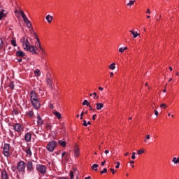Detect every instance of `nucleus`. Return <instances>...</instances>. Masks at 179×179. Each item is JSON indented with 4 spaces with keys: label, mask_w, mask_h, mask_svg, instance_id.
I'll use <instances>...</instances> for the list:
<instances>
[{
    "label": "nucleus",
    "mask_w": 179,
    "mask_h": 179,
    "mask_svg": "<svg viewBox=\"0 0 179 179\" xmlns=\"http://www.w3.org/2000/svg\"><path fill=\"white\" fill-rule=\"evenodd\" d=\"M12 171H15V167H13V168H12Z\"/></svg>",
    "instance_id": "obj_64"
},
{
    "label": "nucleus",
    "mask_w": 179,
    "mask_h": 179,
    "mask_svg": "<svg viewBox=\"0 0 179 179\" xmlns=\"http://www.w3.org/2000/svg\"><path fill=\"white\" fill-rule=\"evenodd\" d=\"M27 115L31 118V117H33V115H34V112L33 110H29L27 112Z\"/></svg>",
    "instance_id": "obj_30"
},
{
    "label": "nucleus",
    "mask_w": 179,
    "mask_h": 179,
    "mask_svg": "<svg viewBox=\"0 0 179 179\" xmlns=\"http://www.w3.org/2000/svg\"><path fill=\"white\" fill-rule=\"evenodd\" d=\"M155 114L156 117H157L159 115V112L157 110H155Z\"/></svg>",
    "instance_id": "obj_50"
},
{
    "label": "nucleus",
    "mask_w": 179,
    "mask_h": 179,
    "mask_svg": "<svg viewBox=\"0 0 179 179\" xmlns=\"http://www.w3.org/2000/svg\"><path fill=\"white\" fill-rule=\"evenodd\" d=\"M172 162L174 164H179V157H173L172 159Z\"/></svg>",
    "instance_id": "obj_24"
},
{
    "label": "nucleus",
    "mask_w": 179,
    "mask_h": 179,
    "mask_svg": "<svg viewBox=\"0 0 179 179\" xmlns=\"http://www.w3.org/2000/svg\"><path fill=\"white\" fill-rule=\"evenodd\" d=\"M110 170L111 171L112 174H115L116 171H114V169H110Z\"/></svg>",
    "instance_id": "obj_46"
},
{
    "label": "nucleus",
    "mask_w": 179,
    "mask_h": 179,
    "mask_svg": "<svg viewBox=\"0 0 179 179\" xmlns=\"http://www.w3.org/2000/svg\"><path fill=\"white\" fill-rule=\"evenodd\" d=\"M115 164H117L115 166V169H120V166L121 165V163H120V162H115Z\"/></svg>",
    "instance_id": "obj_40"
},
{
    "label": "nucleus",
    "mask_w": 179,
    "mask_h": 179,
    "mask_svg": "<svg viewBox=\"0 0 179 179\" xmlns=\"http://www.w3.org/2000/svg\"><path fill=\"white\" fill-rule=\"evenodd\" d=\"M96 106V110H101V108L104 107V104L103 103H97Z\"/></svg>",
    "instance_id": "obj_18"
},
{
    "label": "nucleus",
    "mask_w": 179,
    "mask_h": 179,
    "mask_svg": "<svg viewBox=\"0 0 179 179\" xmlns=\"http://www.w3.org/2000/svg\"><path fill=\"white\" fill-rule=\"evenodd\" d=\"M22 58L17 59V62H22Z\"/></svg>",
    "instance_id": "obj_57"
},
{
    "label": "nucleus",
    "mask_w": 179,
    "mask_h": 179,
    "mask_svg": "<svg viewBox=\"0 0 179 179\" xmlns=\"http://www.w3.org/2000/svg\"><path fill=\"white\" fill-rule=\"evenodd\" d=\"M134 3H135V0H131L128 3H127V6H132V5H134Z\"/></svg>",
    "instance_id": "obj_35"
},
{
    "label": "nucleus",
    "mask_w": 179,
    "mask_h": 179,
    "mask_svg": "<svg viewBox=\"0 0 179 179\" xmlns=\"http://www.w3.org/2000/svg\"><path fill=\"white\" fill-rule=\"evenodd\" d=\"M99 90L103 91V90H104V88H103L101 87H99Z\"/></svg>",
    "instance_id": "obj_53"
},
{
    "label": "nucleus",
    "mask_w": 179,
    "mask_h": 179,
    "mask_svg": "<svg viewBox=\"0 0 179 179\" xmlns=\"http://www.w3.org/2000/svg\"><path fill=\"white\" fill-rule=\"evenodd\" d=\"M58 179H69L68 178H65V177H60Z\"/></svg>",
    "instance_id": "obj_56"
},
{
    "label": "nucleus",
    "mask_w": 179,
    "mask_h": 179,
    "mask_svg": "<svg viewBox=\"0 0 179 179\" xmlns=\"http://www.w3.org/2000/svg\"><path fill=\"white\" fill-rule=\"evenodd\" d=\"M163 92H164V93H166V92H167V90L164 89V90H163Z\"/></svg>",
    "instance_id": "obj_63"
},
{
    "label": "nucleus",
    "mask_w": 179,
    "mask_h": 179,
    "mask_svg": "<svg viewBox=\"0 0 179 179\" xmlns=\"http://www.w3.org/2000/svg\"><path fill=\"white\" fill-rule=\"evenodd\" d=\"M17 170L18 173H21V174H24L26 171V163L24 161H20L17 164Z\"/></svg>",
    "instance_id": "obj_2"
},
{
    "label": "nucleus",
    "mask_w": 179,
    "mask_h": 179,
    "mask_svg": "<svg viewBox=\"0 0 179 179\" xmlns=\"http://www.w3.org/2000/svg\"><path fill=\"white\" fill-rule=\"evenodd\" d=\"M74 157L77 158L79 155H80V150H79V146L76 144L73 149Z\"/></svg>",
    "instance_id": "obj_10"
},
{
    "label": "nucleus",
    "mask_w": 179,
    "mask_h": 179,
    "mask_svg": "<svg viewBox=\"0 0 179 179\" xmlns=\"http://www.w3.org/2000/svg\"><path fill=\"white\" fill-rule=\"evenodd\" d=\"M34 74L36 76H40L41 75V72H40V70H37L34 72Z\"/></svg>",
    "instance_id": "obj_38"
},
{
    "label": "nucleus",
    "mask_w": 179,
    "mask_h": 179,
    "mask_svg": "<svg viewBox=\"0 0 179 179\" xmlns=\"http://www.w3.org/2000/svg\"><path fill=\"white\" fill-rule=\"evenodd\" d=\"M93 96H94V100H96V98L97 96V93L93 92Z\"/></svg>",
    "instance_id": "obj_47"
},
{
    "label": "nucleus",
    "mask_w": 179,
    "mask_h": 179,
    "mask_svg": "<svg viewBox=\"0 0 179 179\" xmlns=\"http://www.w3.org/2000/svg\"><path fill=\"white\" fill-rule=\"evenodd\" d=\"M107 173V169H103V171L100 172L101 174H106Z\"/></svg>",
    "instance_id": "obj_42"
},
{
    "label": "nucleus",
    "mask_w": 179,
    "mask_h": 179,
    "mask_svg": "<svg viewBox=\"0 0 179 179\" xmlns=\"http://www.w3.org/2000/svg\"><path fill=\"white\" fill-rule=\"evenodd\" d=\"M53 114L55 115V117H57V118H58V120H61L62 118V115L58 111H55Z\"/></svg>",
    "instance_id": "obj_20"
},
{
    "label": "nucleus",
    "mask_w": 179,
    "mask_h": 179,
    "mask_svg": "<svg viewBox=\"0 0 179 179\" xmlns=\"http://www.w3.org/2000/svg\"><path fill=\"white\" fill-rule=\"evenodd\" d=\"M27 169L29 171H33L34 170V168H33V162H29L27 164Z\"/></svg>",
    "instance_id": "obj_14"
},
{
    "label": "nucleus",
    "mask_w": 179,
    "mask_h": 179,
    "mask_svg": "<svg viewBox=\"0 0 179 179\" xmlns=\"http://www.w3.org/2000/svg\"><path fill=\"white\" fill-rule=\"evenodd\" d=\"M88 107L90 108V111H94V108H93V107H92V106L90 105Z\"/></svg>",
    "instance_id": "obj_45"
},
{
    "label": "nucleus",
    "mask_w": 179,
    "mask_h": 179,
    "mask_svg": "<svg viewBox=\"0 0 179 179\" xmlns=\"http://www.w3.org/2000/svg\"><path fill=\"white\" fill-rule=\"evenodd\" d=\"M83 127H87V122H86V120H83Z\"/></svg>",
    "instance_id": "obj_44"
},
{
    "label": "nucleus",
    "mask_w": 179,
    "mask_h": 179,
    "mask_svg": "<svg viewBox=\"0 0 179 179\" xmlns=\"http://www.w3.org/2000/svg\"><path fill=\"white\" fill-rule=\"evenodd\" d=\"M50 108H51L52 110L54 109V105L52 103L50 104Z\"/></svg>",
    "instance_id": "obj_48"
},
{
    "label": "nucleus",
    "mask_w": 179,
    "mask_h": 179,
    "mask_svg": "<svg viewBox=\"0 0 179 179\" xmlns=\"http://www.w3.org/2000/svg\"><path fill=\"white\" fill-rule=\"evenodd\" d=\"M129 32L132 34L134 38H136L138 36H140L139 33H137L136 31L134 30H130Z\"/></svg>",
    "instance_id": "obj_19"
},
{
    "label": "nucleus",
    "mask_w": 179,
    "mask_h": 179,
    "mask_svg": "<svg viewBox=\"0 0 179 179\" xmlns=\"http://www.w3.org/2000/svg\"><path fill=\"white\" fill-rule=\"evenodd\" d=\"M36 170L42 176H44L47 173V167L43 164H37Z\"/></svg>",
    "instance_id": "obj_7"
},
{
    "label": "nucleus",
    "mask_w": 179,
    "mask_h": 179,
    "mask_svg": "<svg viewBox=\"0 0 179 179\" xmlns=\"http://www.w3.org/2000/svg\"><path fill=\"white\" fill-rule=\"evenodd\" d=\"M66 155V152H63V153L62 154V157H64Z\"/></svg>",
    "instance_id": "obj_59"
},
{
    "label": "nucleus",
    "mask_w": 179,
    "mask_h": 179,
    "mask_svg": "<svg viewBox=\"0 0 179 179\" xmlns=\"http://www.w3.org/2000/svg\"><path fill=\"white\" fill-rule=\"evenodd\" d=\"M92 120H93V121H94V120H96V115H94L92 116Z\"/></svg>",
    "instance_id": "obj_54"
},
{
    "label": "nucleus",
    "mask_w": 179,
    "mask_h": 179,
    "mask_svg": "<svg viewBox=\"0 0 179 179\" xmlns=\"http://www.w3.org/2000/svg\"><path fill=\"white\" fill-rule=\"evenodd\" d=\"M20 15H21L24 23H26L28 29H33V26L31 25V22H30V20H29V18H27V16H26V14H24V12H23V10H20Z\"/></svg>",
    "instance_id": "obj_4"
},
{
    "label": "nucleus",
    "mask_w": 179,
    "mask_h": 179,
    "mask_svg": "<svg viewBox=\"0 0 179 179\" xmlns=\"http://www.w3.org/2000/svg\"><path fill=\"white\" fill-rule=\"evenodd\" d=\"M46 83L48 87L52 90V89H54V87H52V80H51V78L48 76H47L46 78Z\"/></svg>",
    "instance_id": "obj_11"
},
{
    "label": "nucleus",
    "mask_w": 179,
    "mask_h": 179,
    "mask_svg": "<svg viewBox=\"0 0 179 179\" xmlns=\"http://www.w3.org/2000/svg\"><path fill=\"white\" fill-rule=\"evenodd\" d=\"M58 143L60 146H62V148H65L66 146V142L62 141V140H60L58 141Z\"/></svg>",
    "instance_id": "obj_22"
},
{
    "label": "nucleus",
    "mask_w": 179,
    "mask_h": 179,
    "mask_svg": "<svg viewBox=\"0 0 179 179\" xmlns=\"http://www.w3.org/2000/svg\"><path fill=\"white\" fill-rule=\"evenodd\" d=\"M127 50H128V47L120 48L119 52H121V54H122L124 51H127Z\"/></svg>",
    "instance_id": "obj_28"
},
{
    "label": "nucleus",
    "mask_w": 179,
    "mask_h": 179,
    "mask_svg": "<svg viewBox=\"0 0 179 179\" xmlns=\"http://www.w3.org/2000/svg\"><path fill=\"white\" fill-rule=\"evenodd\" d=\"M2 48H3V40L0 38V50H2Z\"/></svg>",
    "instance_id": "obj_36"
},
{
    "label": "nucleus",
    "mask_w": 179,
    "mask_h": 179,
    "mask_svg": "<svg viewBox=\"0 0 179 179\" xmlns=\"http://www.w3.org/2000/svg\"><path fill=\"white\" fill-rule=\"evenodd\" d=\"M83 115H85V113H81V114H80V117H83Z\"/></svg>",
    "instance_id": "obj_61"
},
{
    "label": "nucleus",
    "mask_w": 179,
    "mask_h": 179,
    "mask_svg": "<svg viewBox=\"0 0 179 179\" xmlns=\"http://www.w3.org/2000/svg\"><path fill=\"white\" fill-rule=\"evenodd\" d=\"M129 155V152H126L125 154H124V156H128Z\"/></svg>",
    "instance_id": "obj_62"
},
{
    "label": "nucleus",
    "mask_w": 179,
    "mask_h": 179,
    "mask_svg": "<svg viewBox=\"0 0 179 179\" xmlns=\"http://www.w3.org/2000/svg\"><path fill=\"white\" fill-rule=\"evenodd\" d=\"M8 87H10V89L13 90V89H15V83H13V81H10V83L8 85Z\"/></svg>",
    "instance_id": "obj_25"
},
{
    "label": "nucleus",
    "mask_w": 179,
    "mask_h": 179,
    "mask_svg": "<svg viewBox=\"0 0 179 179\" xmlns=\"http://www.w3.org/2000/svg\"><path fill=\"white\" fill-rule=\"evenodd\" d=\"M24 139L26 142H30L31 141V133L25 134Z\"/></svg>",
    "instance_id": "obj_15"
},
{
    "label": "nucleus",
    "mask_w": 179,
    "mask_h": 179,
    "mask_svg": "<svg viewBox=\"0 0 179 179\" xmlns=\"http://www.w3.org/2000/svg\"><path fill=\"white\" fill-rule=\"evenodd\" d=\"M14 13H15L16 17H19V16H20V10L19 11L18 10L15 9L14 10Z\"/></svg>",
    "instance_id": "obj_33"
},
{
    "label": "nucleus",
    "mask_w": 179,
    "mask_h": 179,
    "mask_svg": "<svg viewBox=\"0 0 179 179\" xmlns=\"http://www.w3.org/2000/svg\"><path fill=\"white\" fill-rule=\"evenodd\" d=\"M84 179H92V177L88 176V177L85 178Z\"/></svg>",
    "instance_id": "obj_60"
},
{
    "label": "nucleus",
    "mask_w": 179,
    "mask_h": 179,
    "mask_svg": "<svg viewBox=\"0 0 179 179\" xmlns=\"http://www.w3.org/2000/svg\"><path fill=\"white\" fill-rule=\"evenodd\" d=\"M110 78H113V76H114V73H113V72H111V73H110Z\"/></svg>",
    "instance_id": "obj_55"
},
{
    "label": "nucleus",
    "mask_w": 179,
    "mask_h": 179,
    "mask_svg": "<svg viewBox=\"0 0 179 179\" xmlns=\"http://www.w3.org/2000/svg\"><path fill=\"white\" fill-rule=\"evenodd\" d=\"M149 139H150V135L148 134L145 136V138L144 140L145 143H149Z\"/></svg>",
    "instance_id": "obj_31"
},
{
    "label": "nucleus",
    "mask_w": 179,
    "mask_h": 179,
    "mask_svg": "<svg viewBox=\"0 0 179 179\" xmlns=\"http://www.w3.org/2000/svg\"><path fill=\"white\" fill-rule=\"evenodd\" d=\"M30 102L32 107L35 110H40L41 108V103H40V98L38 97V94L36 91L32 90L29 94Z\"/></svg>",
    "instance_id": "obj_1"
},
{
    "label": "nucleus",
    "mask_w": 179,
    "mask_h": 179,
    "mask_svg": "<svg viewBox=\"0 0 179 179\" xmlns=\"http://www.w3.org/2000/svg\"><path fill=\"white\" fill-rule=\"evenodd\" d=\"M146 13H148V15H150L151 12H150V9L148 8Z\"/></svg>",
    "instance_id": "obj_49"
},
{
    "label": "nucleus",
    "mask_w": 179,
    "mask_h": 179,
    "mask_svg": "<svg viewBox=\"0 0 179 179\" xmlns=\"http://www.w3.org/2000/svg\"><path fill=\"white\" fill-rule=\"evenodd\" d=\"M13 128L15 132H23L24 131V126L20 123H15Z\"/></svg>",
    "instance_id": "obj_6"
},
{
    "label": "nucleus",
    "mask_w": 179,
    "mask_h": 179,
    "mask_svg": "<svg viewBox=\"0 0 179 179\" xmlns=\"http://www.w3.org/2000/svg\"><path fill=\"white\" fill-rule=\"evenodd\" d=\"M25 153L29 157H31V150L30 149V147H29L27 150H24Z\"/></svg>",
    "instance_id": "obj_23"
},
{
    "label": "nucleus",
    "mask_w": 179,
    "mask_h": 179,
    "mask_svg": "<svg viewBox=\"0 0 179 179\" xmlns=\"http://www.w3.org/2000/svg\"><path fill=\"white\" fill-rule=\"evenodd\" d=\"M109 69L114 71V69H115V63L110 64L109 66Z\"/></svg>",
    "instance_id": "obj_32"
},
{
    "label": "nucleus",
    "mask_w": 179,
    "mask_h": 179,
    "mask_svg": "<svg viewBox=\"0 0 179 179\" xmlns=\"http://www.w3.org/2000/svg\"><path fill=\"white\" fill-rule=\"evenodd\" d=\"M138 155H142L143 153H145V150H139L137 152Z\"/></svg>",
    "instance_id": "obj_41"
},
{
    "label": "nucleus",
    "mask_w": 179,
    "mask_h": 179,
    "mask_svg": "<svg viewBox=\"0 0 179 179\" xmlns=\"http://www.w3.org/2000/svg\"><path fill=\"white\" fill-rule=\"evenodd\" d=\"M57 146H58V143L55 141H52L48 143L46 149L48 152H54Z\"/></svg>",
    "instance_id": "obj_3"
},
{
    "label": "nucleus",
    "mask_w": 179,
    "mask_h": 179,
    "mask_svg": "<svg viewBox=\"0 0 179 179\" xmlns=\"http://www.w3.org/2000/svg\"><path fill=\"white\" fill-rule=\"evenodd\" d=\"M36 41H38V44L36 45L37 47H38L39 50L41 51L42 58L44 59L45 58V57H47V52H45V49L41 47V44L40 43V39L38 38H36Z\"/></svg>",
    "instance_id": "obj_9"
},
{
    "label": "nucleus",
    "mask_w": 179,
    "mask_h": 179,
    "mask_svg": "<svg viewBox=\"0 0 179 179\" xmlns=\"http://www.w3.org/2000/svg\"><path fill=\"white\" fill-rule=\"evenodd\" d=\"M106 164V161H103L101 163V166H104Z\"/></svg>",
    "instance_id": "obj_51"
},
{
    "label": "nucleus",
    "mask_w": 179,
    "mask_h": 179,
    "mask_svg": "<svg viewBox=\"0 0 179 179\" xmlns=\"http://www.w3.org/2000/svg\"><path fill=\"white\" fill-rule=\"evenodd\" d=\"M10 150V145L9 143H4V145L3 147V155L6 157H10V152L9 151Z\"/></svg>",
    "instance_id": "obj_5"
},
{
    "label": "nucleus",
    "mask_w": 179,
    "mask_h": 179,
    "mask_svg": "<svg viewBox=\"0 0 179 179\" xmlns=\"http://www.w3.org/2000/svg\"><path fill=\"white\" fill-rule=\"evenodd\" d=\"M83 106H87V107H89L90 106V103H89V101H87V100H84V101L83 102Z\"/></svg>",
    "instance_id": "obj_34"
},
{
    "label": "nucleus",
    "mask_w": 179,
    "mask_h": 179,
    "mask_svg": "<svg viewBox=\"0 0 179 179\" xmlns=\"http://www.w3.org/2000/svg\"><path fill=\"white\" fill-rule=\"evenodd\" d=\"M160 107H162L163 108L166 109L167 108V105H166V103H162L161 104Z\"/></svg>",
    "instance_id": "obj_43"
},
{
    "label": "nucleus",
    "mask_w": 179,
    "mask_h": 179,
    "mask_svg": "<svg viewBox=\"0 0 179 179\" xmlns=\"http://www.w3.org/2000/svg\"><path fill=\"white\" fill-rule=\"evenodd\" d=\"M27 51H29V52H31V54H38L37 51H36V48L33 45H30L28 47L27 49H25Z\"/></svg>",
    "instance_id": "obj_12"
},
{
    "label": "nucleus",
    "mask_w": 179,
    "mask_h": 179,
    "mask_svg": "<svg viewBox=\"0 0 179 179\" xmlns=\"http://www.w3.org/2000/svg\"><path fill=\"white\" fill-rule=\"evenodd\" d=\"M44 124V120H43V118H41V116L39 115H37V125L38 127H41Z\"/></svg>",
    "instance_id": "obj_13"
},
{
    "label": "nucleus",
    "mask_w": 179,
    "mask_h": 179,
    "mask_svg": "<svg viewBox=\"0 0 179 179\" xmlns=\"http://www.w3.org/2000/svg\"><path fill=\"white\" fill-rule=\"evenodd\" d=\"M135 155H136V152H132L131 159L133 160H135L136 159V157L135 156Z\"/></svg>",
    "instance_id": "obj_39"
},
{
    "label": "nucleus",
    "mask_w": 179,
    "mask_h": 179,
    "mask_svg": "<svg viewBox=\"0 0 179 179\" xmlns=\"http://www.w3.org/2000/svg\"><path fill=\"white\" fill-rule=\"evenodd\" d=\"M54 18L52 17V16H51L50 15H48L45 17V20H47L48 23H51V22H52V20Z\"/></svg>",
    "instance_id": "obj_21"
},
{
    "label": "nucleus",
    "mask_w": 179,
    "mask_h": 179,
    "mask_svg": "<svg viewBox=\"0 0 179 179\" xmlns=\"http://www.w3.org/2000/svg\"><path fill=\"white\" fill-rule=\"evenodd\" d=\"M98 167H99V164H94L92 166V170H94V171H98Z\"/></svg>",
    "instance_id": "obj_26"
},
{
    "label": "nucleus",
    "mask_w": 179,
    "mask_h": 179,
    "mask_svg": "<svg viewBox=\"0 0 179 179\" xmlns=\"http://www.w3.org/2000/svg\"><path fill=\"white\" fill-rule=\"evenodd\" d=\"M130 164H135V161H130Z\"/></svg>",
    "instance_id": "obj_58"
},
{
    "label": "nucleus",
    "mask_w": 179,
    "mask_h": 179,
    "mask_svg": "<svg viewBox=\"0 0 179 179\" xmlns=\"http://www.w3.org/2000/svg\"><path fill=\"white\" fill-rule=\"evenodd\" d=\"M26 53L22 50H18L16 52V57H24Z\"/></svg>",
    "instance_id": "obj_17"
},
{
    "label": "nucleus",
    "mask_w": 179,
    "mask_h": 179,
    "mask_svg": "<svg viewBox=\"0 0 179 179\" xmlns=\"http://www.w3.org/2000/svg\"><path fill=\"white\" fill-rule=\"evenodd\" d=\"M4 12H5V10H3L0 12V20H2L3 17H6V15H5Z\"/></svg>",
    "instance_id": "obj_29"
},
{
    "label": "nucleus",
    "mask_w": 179,
    "mask_h": 179,
    "mask_svg": "<svg viewBox=\"0 0 179 179\" xmlns=\"http://www.w3.org/2000/svg\"><path fill=\"white\" fill-rule=\"evenodd\" d=\"M1 179H9V176H8V172L6 171H1Z\"/></svg>",
    "instance_id": "obj_16"
},
{
    "label": "nucleus",
    "mask_w": 179,
    "mask_h": 179,
    "mask_svg": "<svg viewBox=\"0 0 179 179\" xmlns=\"http://www.w3.org/2000/svg\"><path fill=\"white\" fill-rule=\"evenodd\" d=\"M21 43H22V47L24 50H27L30 47V42H29V39L26 37H23L20 39Z\"/></svg>",
    "instance_id": "obj_8"
},
{
    "label": "nucleus",
    "mask_w": 179,
    "mask_h": 179,
    "mask_svg": "<svg viewBox=\"0 0 179 179\" xmlns=\"http://www.w3.org/2000/svg\"><path fill=\"white\" fill-rule=\"evenodd\" d=\"M11 44L13 47H17V44L16 43V38H13L11 40Z\"/></svg>",
    "instance_id": "obj_27"
},
{
    "label": "nucleus",
    "mask_w": 179,
    "mask_h": 179,
    "mask_svg": "<svg viewBox=\"0 0 179 179\" xmlns=\"http://www.w3.org/2000/svg\"><path fill=\"white\" fill-rule=\"evenodd\" d=\"M105 153H106V155H107V154L110 153V150H105Z\"/></svg>",
    "instance_id": "obj_52"
},
{
    "label": "nucleus",
    "mask_w": 179,
    "mask_h": 179,
    "mask_svg": "<svg viewBox=\"0 0 179 179\" xmlns=\"http://www.w3.org/2000/svg\"><path fill=\"white\" fill-rule=\"evenodd\" d=\"M69 176H70V179H73L74 178L73 171H71L69 173Z\"/></svg>",
    "instance_id": "obj_37"
}]
</instances>
